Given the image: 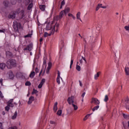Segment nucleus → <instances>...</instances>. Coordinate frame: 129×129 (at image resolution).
Returning a JSON list of instances; mask_svg holds the SVG:
<instances>
[{
    "label": "nucleus",
    "instance_id": "1",
    "mask_svg": "<svg viewBox=\"0 0 129 129\" xmlns=\"http://www.w3.org/2000/svg\"><path fill=\"white\" fill-rule=\"evenodd\" d=\"M17 61L14 59H9L6 62V66L8 69H12L13 67H16Z\"/></svg>",
    "mask_w": 129,
    "mask_h": 129
},
{
    "label": "nucleus",
    "instance_id": "2",
    "mask_svg": "<svg viewBox=\"0 0 129 129\" xmlns=\"http://www.w3.org/2000/svg\"><path fill=\"white\" fill-rule=\"evenodd\" d=\"M70 12V9L69 8H66L64 10L62 11L60 13L59 16H56V20L57 21L59 20H61L62 18H63V16L65 15L66 16L67 14H68Z\"/></svg>",
    "mask_w": 129,
    "mask_h": 129
},
{
    "label": "nucleus",
    "instance_id": "3",
    "mask_svg": "<svg viewBox=\"0 0 129 129\" xmlns=\"http://www.w3.org/2000/svg\"><path fill=\"white\" fill-rule=\"evenodd\" d=\"M22 27V24L20 23L18 24V22L15 21L13 22V28L15 32H19V29H21Z\"/></svg>",
    "mask_w": 129,
    "mask_h": 129
},
{
    "label": "nucleus",
    "instance_id": "4",
    "mask_svg": "<svg viewBox=\"0 0 129 129\" xmlns=\"http://www.w3.org/2000/svg\"><path fill=\"white\" fill-rule=\"evenodd\" d=\"M33 49V43H30L28 45H27L26 47L24 48V51H31V50Z\"/></svg>",
    "mask_w": 129,
    "mask_h": 129
},
{
    "label": "nucleus",
    "instance_id": "5",
    "mask_svg": "<svg viewBox=\"0 0 129 129\" xmlns=\"http://www.w3.org/2000/svg\"><path fill=\"white\" fill-rule=\"evenodd\" d=\"M91 103H95V104L97 105V104H99V103H100V102L99 101L98 99H97L95 98H93L92 99Z\"/></svg>",
    "mask_w": 129,
    "mask_h": 129
},
{
    "label": "nucleus",
    "instance_id": "6",
    "mask_svg": "<svg viewBox=\"0 0 129 129\" xmlns=\"http://www.w3.org/2000/svg\"><path fill=\"white\" fill-rule=\"evenodd\" d=\"M35 100V97L31 96L29 97V101H28V104H32V102Z\"/></svg>",
    "mask_w": 129,
    "mask_h": 129
},
{
    "label": "nucleus",
    "instance_id": "7",
    "mask_svg": "<svg viewBox=\"0 0 129 129\" xmlns=\"http://www.w3.org/2000/svg\"><path fill=\"white\" fill-rule=\"evenodd\" d=\"M71 100H74V96H72L71 97L68 98L67 101L69 104L71 105Z\"/></svg>",
    "mask_w": 129,
    "mask_h": 129
},
{
    "label": "nucleus",
    "instance_id": "8",
    "mask_svg": "<svg viewBox=\"0 0 129 129\" xmlns=\"http://www.w3.org/2000/svg\"><path fill=\"white\" fill-rule=\"evenodd\" d=\"M56 82L58 84H60V72L57 71V77L56 78Z\"/></svg>",
    "mask_w": 129,
    "mask_h": 129
},
{
    "label": "nucleus",
    "instance_id": "9",
    "mask_svg": "<svg viewBox=\"0 0 129 129\" xmlns=\"http://www.w3.org/2000/svg\"><path fill=\"white\" fill-rule=\"evenodd\" d=\"M3 5L6 7V8H8L10 7V2L8 1H5L3 2Z\"/></svg>",
    "mask_w": 129,
    "mask_h": 129
},
{
    "label": "nucleus",
    "instance_id": "10",
    "mask_svg": "<svg viewBox=\"0 0 129 129\" xmlns=\"http://www.w3.org/2000/svg\"><path fill=\"white\" fill-rule=\"evenodd\" d=\"M57 105H58V102H56L53 106V111H54V112H56V111L58 110V107L57 106Z\"/></svg>",
    "mask_w": 129,
    "mask_h": 129
},
{
    "label": "nucleus",
    "instance_id": "11",
    "mask_svg": "<svg viewBox=\"0 0 129 129\" xmlns=\"http://www.w3.org/2000/svg\"><path fill=\"white\" fill-rule=\"evenodd\" d=\"M9 77L10 79H14V78L15 77V75H14V74H13V72H9Z\"/></svg>",
    "mask_w": 129,
    "mask_h": 129
},
{
    "label": "nucleus",
    "instance_id": "12",
    "mask_svg": "<svg viewBox=\"0 0 129 129\" xmlns=\"http://www.w3.org/2000/svg\"><path fill=\"white\" fill-rule=\"evenodd\" d=\"M5 68H6V63H4V62H2L0 63V69H1V70H4V69H5Z\"/></svg>",
    "mask_w": 129,
    "mask_h": 129
},
{
    "label": "nucleus",
    "instance_id": "13",
    "mask_svg": "<svg viewBox=\"0 0 129 129\" xmlns=\"http://www.w3.org/2000/svg\"><path fill=\"white\" fill-rule=\"evenodd\" d=\"M45 29L46 31H50L52 29V26L50 24H48L46 25Z\"/></svg>",
    "mask_w": 129,
    "mask_h": 129
},
{
    "label": "nucleus",
    "instance_id": "14",
    "mask_svg": "<svg viewBox=\"0 0 129 129\" xmlns=\"http://www.w3.org/2000/svg\"><path fill=\"white\" fill-rule=\"evenodd\" d=\"M15 18H16V14L15 13H12V14H10L9 15V19H14Z\"/></svg>",
    "mask_w": 129,
    "mask_h": 129
},
{
    "label": "nucleus",
    "instance_id": "15",
    "mask_svg": "<svg viewBox=\"0 0 129 129\" xmlns=\"http://www.w3.org/2000/svg\"><path fill=\"white\" fill-rule=\"evenodd\" d=\"M17 116H18V112L15 111L14 114L12 116V119H16Z\"/></svg>",
    "mask_w": 129,
    "mask_h": 129
},
{
    "label": "nucleus",
    "instance_id": "16",
    "mask_svg": "<svg viewBox=\"0 0 129 129\" xmlns=\"http://www.w3.org/2000/svg\"><path fill=\"white\" fill-rule=\"evenodd\" d=\"M46 8V6L45 5H40L39 6V9L42 11V12H44V11H45V9Z\"/></svg>",
    "mask_w": 129,
    "mask_h": 129
},
{
    "label": "nucleus",
    "instance_id": "17",
    "mask_svg": "<svg viewBox=\"0 0 129 129\" xmlns=\"http://www.w3.org/2000/svg\"><path fill=\"white\" fill-rule=\"evenodd\" d=\"M125 73L126 75H129V68L128 67H125Z\"/></svg>",
    "mask_w": 129,
    "mask_h": 129
},
{
    "label": "nucleus",
    "instance_id": "18",
    "mask_svg": "<svg viewBox=\"0 0 129 129\" xmlns=\"http://www.w3.org/2000/svg\"><path fill=\"white\" fill-rule=\"evenodd\" d=\"M80 15H81V13L79 12L77 14V20H80V21H82L81 19L80 18Z\"/></svg>",
    "mask_w": 129,
    "mask_h": 129
},
{
    "label": "nucleus",
    "instance_id": "19",
    "mask_svg": "<svg viewBox=\"0 0 129 129\" xmlns=\"http://www.w3.org/2000/svg\"><path fill=\"white\" fill-rule=\"evenodd\" d=\"M33 8V3H30L29 4V5L28 6V8H27V10L28 11H30L31 10V9Z\"/></svg>",
    "mask_w": 129,
    "mask_h": 129
},
{
    "label": "nucleus",
    "instance_id": "20",
    "mask_svg": "<svg viewBox=\"0 0 129 129\" xmlns=\"http://www.w3.org/2000/svg\"><path fill=\"white\" fill-rule=\"evenodd\" d=\"M92 114V113L87 114L84 118L83 120H86V119H87V118H88V117H89V116H90V115H91Z\"/></svg>",
    "mask_w": 129,
    "mask_h": 129
},
{
    "label": "nucleus",
    "instance_id": "21",
    "mask_svg": "<svg viewBox=\"0 0 129 129\" xmlns=\"http://www.w3.org/2000/svg\"><path fill=\"white\" fill-rule=\"evenodd\" d=\"M34 76H35V72H32L30 73L29 77L30 78H34Z\"/></svg>",
    "mask_w": 129,
    "mask_h": 129
},
{
    "label": "nucleus",
    "instance_id": "22",
    "mask_svg": "<svg viewBox=\"0 0 129 129\" xmlns=\"http://www.w3.org/2000/svg\"><path fill=\"white\" fill-rule=\"evenodd\" d=\"M100 73V72L97 73V74L95 75L94 79L96 80L98 77H99V74Z\"/></svg>",
    "mask_w": 129,
    "mask_h": 129
},
{
    "label": "nucleus",
    "instance_id": "23",
    "mask_svg": "<svg viewBox=\"0 0 129 129\" xmlns=\"http://www.w3.org/2000/svg\"><path fill=\"white\" fill-rule=\"evenodd\" d=\"M56 114H57V115H59V116L61 115L62 114V110L59 109V110L57 111V113H56Z\"/></svg>",
    "mask_w": 129,
    "mask_h": 129
},
{
    "label": "nucleus",
    "instance_id": "24",
    "mask_svg": "<svg viewBox=\"0 0 129 129\" xmlns=\"http://www.w3.org/2000/svg\"><path fill=\"white\" fill-rule=\"evenodd\" d=\"M24 14H25V11L21 10L20 12V15H21L22 18H24V17H25V16L24 15Z\"/></svg>",
    "mask_w": 129,
    "mask_h": 129
},
{
    "label": "nucleus",
    "instance_id": "25",
    "mask_svg": "<svg viewBox=\"0 0 129 129\" xmlns=\"http://www.w3.org/2000/svg\"><path fill=\"white\" fill-rule=\"evenodd\" d=\"M72 105H73L74 110H77L78 109V106H77V105L74 104H72Z\"/></svg>",
    "mask_w": 129,
    "mask_h": 129
},
{
    "label": "nucleus",
    "instance_id": "26",
    "mask_svg": "<svg viewBox=\"0 0 129 129\" xmlns=\"http://www.w3.org/2000/svg\"><path fill=\"white\" fill-rule=\"evenodd\" d=\"M98 108H99V106L97 105L95 106L93 109H92V111H95V110H97V109H98Z\"/></svg>",
    "mask_w": 129,
    "mask_h": 129
},
{
    "label": "nucleus",
    "instance_id": "27",
    "mask_svg": "<svg viewBox=\"0 0 129 129\" xmlns=\"http://www.w3.org/2000/svg\"><path fill=\"white\" fill-rule=\"evenodd\" d=\"M24 3L25 5H28L31 3V0H24Z\"/></svg>",
    "mask_w": 129,
    "mask_h": 129
},
{
    "label": "nucleus",
    "instance_id": "28",
    "mask_svg": "<svg viewBox=\"0 0 129 129\" xmlns=\"http://www.w3.org/2000/svg\"><path fill=\"white\" fill-rule=\"evenodd\" d=\"M108 101V96H107V95H106L105 96L104 101H105V102H107V101Z\"/></svg>",
    "mask_w": 129,
    "mask_h": 129
},
{
    "label": "nucleus",
    "instance_id": "29",
    "mask_svg": "<svg viewBox=\"0 0 129 129\" xmlns=\"http://www.w3.org/2000/svg\"><path fill=\"white\" fill-rule=\"evenodd\" d=\"M14 102V99H10L8 102H7V105L8 104H12V103Z\"/></svg>",
    "mask_w": 129,
    "mask_h": 129
},
{
    "label": "nucleus",
    "instance_id": "30",
    "mask_svg": "<svg viewBox=\"0 0 129 129\" xmlns=\"http://www.w3.org/2000/svg\"><path fill=\"white\" fill-rule=\"evenodd\" d=\"M76 68L78 71H80V70H81V67H80V66H78V64H77Z\"/></svg>",
    "mask_w": 129,
    "mask_h": 129
},
{
    "label": "nucleus",
    "instance_id": "31",
    "mask_svg": "<svg viewBox=\"0 0 129 129\" xmlns=\"http://www.w3.org/2000/svg\"><path fill=\"white\" fill-rule=\"evenodd\" d=\"M6 111H9L10 110V105H7V106L5 107Z\"/></svg>",
    "mask_w": 129,
    "mask_h": 129
},
{
    "label": "nucleus",
    "instance_id": "32",
    "mask_svg": "<svg viewBox=\"0 0 129 129\" xmlns=\"http://www.w3.org/2000/svg\"><path fill=\"white\" fill-rule=\"evenodd\" d=\"M11 3L12 5H16L17 4V1L11 0Z\"/></svg>",
    "mask_w": 129,
    "mask_h": 129
},
{
    "label": "nucleus",
    "instance_id": "33",
    "mask_svg": "<svg viewBox=\"0 0 129 129\" xmlns=\"http://www.w3.org/2000/svg\"><path fill=\"white\" fill-rule=\"evenodd\" d=\"M100 6H102V4H98L97 7L96 8V11H98L99 10V8H100Z\"/></svg>",
    "mask_w": 129,
    "mask_h": 129
},
{
    "label": "nucleus",
    "instance_id": "34",
    "mask_svg": "<svg viewBox=\"0 0 129 129\" xmlns=\"http://www.w3.org/2000/svg\"><path fill=\"white\" fill-rule=\"evenodd\" d=\"M48 36H51V34H49V33L47 32H45L44 34V38L48 37Z\"/></svg>",
    "mask_w": 129,
    "mask_h": 129
},
{
    "label": "nucleus",
    "instance_id": "35",
    "mask_svg": "<svg viewBox=\"0 0 129 129\" xmlns=\"http://www.w3.org/2000/svg\"><path fill=\"white\" fill-rule=\"evenodd\" d=\"M26 86H31V82L27 81L25 83Z\"/></svg>",
    "mask_w": 129,
    "mask_h": 129
},
{
    "label": "nucleus",
    "instance_id": "36",
    "mask_svg": "<svg viewBox=\"0 0 129 129\" xmlns=\"http://www.w3.org/2000/svg\"><path fill=\"white\" fill-rule=\"evenodd\" d=\"M36 93H38V91H37V90H35V89H33L32 94H35Z\"/></svg>",
    "mask_w": 129,
    "mask_h": 129
},
{
    "label": "nucleus",
    "instance_id": "37",
    "mask_svg": "<svg viewBox=\"0 0 129 129\" xmlns=\"http://www.w3.org/2000/svg\"><path fill=\"white\" fill-rule=\"evenodd\" d=\"M48 66L47 68H49V69H51V67H52V62H49L48 63Z\"/></svg>",
    "mask_w": 129,
    "mask_h": 129
},
{
    "label": "nucleus",
    "instance_id": "38",
    "mask_svg": "<svg viewBox=\"0 0 129 129\" xmlns=\"http://www.w3.org/2000/svg\"><path fill=\"white\" fill-rule=\"evenodd\" d=\"M45 79H42L40 83L43 85L44 84V83H45Z\"/></svg>",
    "mask_w": 129,
    "mask_h": 129
},
{
    "label": "nucleus",
    "instance_id": "39",
    "mask_svg": "<svg viewBox=\"0 0 129 129\" xmlns=\"http://www.w3.org/2000/svg\"><path fill=\"white\" fill-rule=\"evenodd\" d=\"M43 87V84H41V83L39 84V85L38 86V88L39 89H41V87Z\"/></svg>",
    "mask_w": 129,
    "mask_h": 129
},
{
    "label": "nucleus",
    "instance_id": "40",
    "mask_svg": "<svg viewBox=\"0 0 129 129\" xmlns=\"http://www.w3.org/2000/svg\"><path fill=\"white\" fill-rule=\"evenodd\" d=\"M72 65H73V59H72L71 61L70 68H72Z\"/></svg>",
    "mask_w": 129,
    "mask_h": 129
},
{
    "label": "nucleus",
    "instance_id": "41",
    "mask_svg": "<svg viewBox=\"0 0 129 129\" xmlns=\"http://www.w3.org/2000/svg\"><path fill=\"white\" fill-rule=\"evenodd\" d=\"M8 129H18V127L17 126L10 127Z\"/></svg>",
    "mask_w": 129,
    "mask_h": 129
},
{
    "label": "nucleus",
    "instance_id": "42",
    "mask_svg": "<svg viewBox=\"0 0 129 129\" xmlns=\"http://www.w3.org/2000/svg\"><path fill=\"white\" fill-rule=\"evenodd\" d=\"M40 71V70H39L38 69V68H36V69H35V72L36 73H39V72Z\"/></svg>",
    "mask_w": 129,
    "mask_h": 129
},
{
    "label": "nucleus",
    "instance_id": "43",
    "mask_svg": "<svg viewBox=\"0 0 129 129\" xmlns=\"http://www.w3.org/2000/svg\"><path fill=\"white\" fill-rule=\"evenodd\" d=\"M43 70H44V68H43L41 70V71L39 74V76H41V75L42 74V73L43 72Z\"/></svg>",
    "mask_w": 129,
    "mask_h": 129
},
{
    "label": "nucleus",
    "instance_id": "44",
    "mask_svg": "<svg viewBox=\"0 0 129 129\" xmlns=\"http://www.w3.org/2000/svg\"><path fill=\"white\" fill-rule=\"evenodd\" d=\"M0 129H4V126H3V123L0 122Z\"/></svg>",
    "mask_w": 129,
    "mask_h": 129
},
{
    "label": "nucleus",
    "instance_id": "45",
    "mask_svg": "<svg viewBox=\"0 0 129 129\" xmlns=\"http://www.w3.org/2000/svg\"><path fill=\"white\" fill-rule=\"evenodd\" d=\"M61 6H64L65 5V1L63 0L61 3V4H60Z\"/></svg>",
    "mask_w": 129,
    "mask_h": 129
},
{
    "label": "nucleus",
    "instance_id": "46",
    "mask_svg": "<svg viewBox=\"0 0 129 129\" xmlns=\"http://www.w3.org/2000/svg\"><path fill=\"white\" fill-rule=\"evenodd\" d=\"M8 105H9V107H14V104L11 103V104H8Z\"/></svg>",
    "mask_w": 129,
    "mask_h": 129
},
{
    "label": "nucleus",
    "instance_id": "47",
    "mask_svg": "<svg viewBox=\"0 0 129 129\" xmlns=\"http://www.w3.org/2000/svg\"><path fill=\"white\" fill-rule=\"evenodd\" d=\"M0 97L1 98H4V96H3V93H2V91H0Z\"/></svg>",
    "mask_w": 129,
    "mask_h": 129
},
{
    "label": "nucleus",
    "instance_id": "48",
    "mask_svg": "<svg viewBox=\"0 0 129 129\" xmlns=\"http://www.w3.org/2000/svg\"><path fill=\"white\" fill-rule=\"evenodd\" d=\"M123 117H124V118H127V115H126L124 113H123Z\"/></svg>",
    "mask_w": 129,
    "mask_h": 129
},
{
    "label": "nucleus",
    "instance_id": "49",
    "mask_svg": "<svg viewBox=\"0 0 129 129\" xmlns=\"http://www.w3.org/2000/svg\"><path fill=\"white\" fill-rule=\"evenodd\" d=\"M51 69H50V68H47V69H46V73L47 74H48L49 73V71H50V70Z\"/></svg>",
    "mask_w": 129,
    "mask_h": 129
},
{
    "label": "nucleus",
    "instance_id": "50",
    "mask_svg": "<svg viewBox=\"0 0 129 129\" xmlns=\"http://www.w3.org/2000/svg\"><path fill=\"white\" fill-rule=\"evenodd\" d=\"M49 122L51 124H56V123L53 121H50Z\"/></svg>",
    "mask_w": 129,
    "mask_h": 129
},
{
    "label": "nucleus",
    "instance_id": "51",
    "mask_svg": "<svg viewBox=\"0 0 129 129\" xmlns=\"http://www.w3.org/2000/svg\"><path fill=\"white\" fill-rule=\"evenodd\" d=\"M125 102L127 103H129V99L128 98H126V99L125 100Z\"/></svg>",
    "mask_w": 129,
    "mask_h": 129
},
{
    "label": "nucleus",
    "instance_id": "52",
    "mask_svg": "<svg viewBox=\"0 0 129 129\" xmlns=\"http://www.w3.org/2000/svg\"><path fill=\"white\" fill-rule=\"evenodd\" d=\"M3 79H0V84H1L2 86H3Z\"/></svg>",
    "mask_w": 129,
    "mask_h": 129
},
{
    "label": "nucleus",
    "instance_id": "53",
    "mask_svg": "<svg viewBox=\"0 0 129 129\" xmlns=\"http://www.w3.org/2000/svg\"><path fill=\"white\" fill-rule=\"evenodd\" d=\"M83 62V60L80 59V65H82Z\"/></svg>",
    "mask_w": 129,
    "mask_h": 129
},
{
    "label": "nucleus",
    "instance_id": "54",
    "mask_svg": "<svg viewBox=\"0 0 129 129\" xmlns=\"http://www.w3.org/2000/svg\"><path fill=\"white\" fill-rule=\"evenodd\" d=\"M55 26V27H56L57 29L59 28V24H57V23H56Z\"/></svg>",
    "mask_w": 129,
    "mask_h": 129
},
{
    "label": "nucleus",
    "instance_id": "55",
    "mask_svg": "<svg viewBox=\"0 0 129 129\" xmlns=\"http://www.w3.org/2000/svg\"><path fill=\"white\" fill-rule=\"evenodd\" d=\"M6 30L3 29V30H0V33H5Z\"/></svg>",
    "mask_w": 129,
    "mask_h": 129
},
{
    "label": "nucleus",
    "instance_id": "56",
    "mask_svg": "<svg viewBox=\"0 0 129 129\" xmlns=\"http://www.w3.org/2000/svg\"><path fill=\"white\" fill-rule=\"evenodd\" d=\"M45 64H47V62L46 61V59H44L43 65H45Z\"/></svg>",
    "mask_w": 129,
    "mask_h": 129
},
{
    "label": "nucleus",
    "instance_id": "57",
    "mask_svg": "<svg viewBox=\"0 0 129 129\" xmlns=\"http://www.w3.org/2000/svg\"><path fill=\"white\" fill-rule=\"evenodd\" d=\"M86 93L84 92L82 95V97H83V98L84 97V96H85Z\"/></svg>",
    "mask_w": 129,
    "mask_h": 129
},
{
    "label": "nucleus",
    "instance_id": "58",
    "mask_svg": "<svg viewBox=\"0 0 129 129\" xmlns=\"http://www.w3.org/2000/svg\"><path fill=\"white\" fill-rule=\"evenodd\" d=\"M69 17H73V14H71V13H69L68 14Z\"/></svg>",
    "mask_w": 129,
    "mask_h": 129
},
{
    "label": "nucleus",
    "instance_id": "59",
    "mask_svg": "<svg viewBox=\"0 0 129 129\" xmlns=\"http://www.w3.org/2000/svg\"><path fill=\"white\" fill-rule=\"evenodd\" d=\"M82 59L84 60L85 62L86 63L87 61H86V59H85V57L82 56Z\"/></svg>",
    "mask_w": 129,
    "mask_h": 129
},
{
    "label": "nucleus",
    "instance_id": "60",
    "mask_svg": "<svg viewBox=\"0 0 129 129\" xmlns=\"http://www.w3.org/2000/svg\"><path fill=\"white\" fill-rule=\"evenodd\" d=\"M71 104H74V100H71Z\"/></svg>",
    "mask_w": 129,
    "mask_h": 129
},
{
    "label": "nucleus",
    "instance_id": "61",
    "mask_svg": "<svg viewBox=\"0 0 129 129\" xmlns=\"http://www.w3.org/2000/svg\"><path fill=\"white\" fill-rule=\"evenodd\" d=\"M100 8H101L102 9H106V6H100Z\"/></svg>",
    "mask_w": 129,
    "mask_h": 129
},
{
    "label": "nucleus",
    "instance_id": "62",
    "mask_svg": "<svg viewBox=\"0 0 129 129\" xmlns=\"http://www.w3.org/2000/svg\"><path fill=\"white\" fill-rule=\"evenodd\" d=\"M79 84H80V86L82 87V83L81 82V81H79Z\"/></svg>",
    "mask_w": 129,
    "mask_h": 129
},
{
    "label": "nucleus",
    "instance_id": "63",
    "mask_svg": "<svg viewBox=\"0 0 129 129\" xmlns=\"http://www.w3.org/2000/svg\"><path fill=\"white\" fill-rule=\"evenodd\" d=\"M30 34H28V35L25 36V38H28V37H30Z\"/></svg>",
    "mask_w": 129,
    "mask_h": 129
},
{
    "label": "nucleus",
    "instance_id": "64",
    "mask_svg": "<svg viewBox=\"0 0 129 129\" xmlns=\"http://www.w3.org/2000/svg\"><path fill=\"white\" fill-rule=\"evenodd\" d=\"M52 32H55V26L53 27V29L52 30Z\"/></svg>",
    "mask_w": 129,
    "mask_h": 129
}]
</instances>
